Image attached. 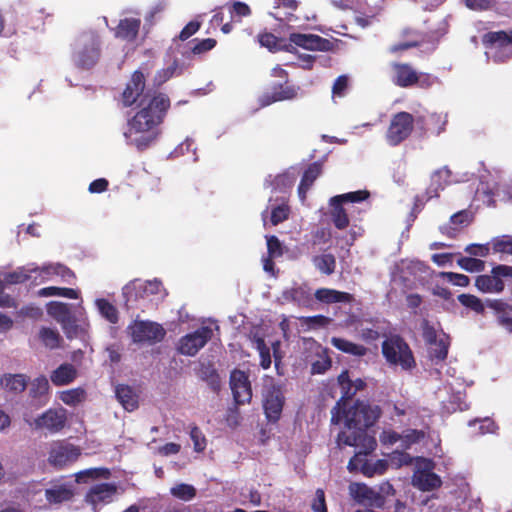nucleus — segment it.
Wrapping results in <instances>:
<instances>
[{
  "label": "nucleus",
  "mask_w": 512,
  "mask_h": 512,
  "mask_svg": "<svg viewBox=\"0 0 512 512\" xmlns=\"http://www.w3.org/2000/svg\"><path fill=\"white\" fill-rule=\"evenodd\" d=\"M190 437L196 452H202L206 448V439L199 427L193 426L190 430Z\"/></svg>",
  "instance_id": "nucleus-56"
},
{
  "label": "nucleus",
  "mask_w": 512,
  "mask_h": 512,
  "mask_svg": "<svg viewBox=\"0 0 512 512\" xmlns=\"http://www.w3.org/2000/svg\"><path fill=\"white\" fill-rule=\"evenodd\" d=\"M77 377L76 368L70 363L61 364L50 375L55 386H64L72 383Z\"/></svg>",
  "instance_id": "nucleus-27"
},
{
  "label": "nucleus",
  "mask_w": 512,
  "mask_h": 512,
  "mask_svg": "<svg viewBox=\"0 0 512 512\" xmlns=\"http://www.w3.org/2000/svg\"><path fill=\"white\" fill-rule=\"evenodd\" d=\"M457 263L462 269L468 272H481L485 268V262L483 260L472 257H462Z\"/></svg>",
  "instance_id": "nucleus-51"
},
{
  "label": "nucleus",
  "mask_w": 512,
  "mask_h": 512,
  "mask_svg": "<svg viewBox=\"0 0 512 512\" xmlns=\"http://www.w3.org/2000/svg\"><path fill=\"white\" fill-rule=\"evenodd\" d=\"M38 297L60 296L68 299H78L79 291L73 288L49 286L37 291Z\"/></svg>",
  "instance_id": "nucleus-36"
},
{
  "label": "nucleus",
  "mask_w": 512,
  "mask_h": 512,
  "mask_svg": "<svg viewBox=\"0 0 512 512\" xmlns=\"http://www.w3.org/2000/svg\"><path fill=\"white\" fill-rule=\"evenodd\" d=\"M442 276L455 286L466 287L470 283L469 277L464 274L455 272H443Z\"/></svg>",
  "instance_id": "nucleus-59"
},
{
  "label": "nucleus",
  "mask_w": 512,
  "mask_h": 512,
  "mask_svg": "<svg viewBox=\"0 0 512 512\" xmlns=\"http://www.w3.org/2000/svg\"><path fill=\"white\" fill-rule=\"evenodd\" d=\"M482 42L486 47H498L500 49L508 45L512 46V30L488 32L483 36Z\"/></svg>",
  "instance_id": "nucleus-30"
},
{
  "label": "nucleus",
  "mask_w": 512,
  "mask_h": 512,
  "mask_svg": "<svg viewBox=\"0 0 512 512\" xmlns=\"http://www.w3.org/2000/svg\"><path fill=\"white\" fill-rule=\"evenodd\" d=\"M391 69V81L400 88H410L413 86L429 88L434 83V79L430 74L417 72L409 63L393 62Z\"/></svg>",
  "instance_id": "nucleus-4"
},
{
  "label": "nucleus",
  "mask_w": 512,
  "mask_h": 512,
  "mask_svg": "<svg viewBox=\"0 0 512 512\" xmlns=\"http://www.w3.org/2000/svg\"><path fill=\"white\" fill-rule=\"evenodd\" d=\"M31 272H34V284L39 285L59 278L61 282L70 283L76 278L75 273L66 265L61 263H49L40 267L35 266Z\"/></svg>",
  "instance_id": "nucleus-11"
},
{
  "label": "nucleus",
  "mask_w": 512,
  "mask_h": 512,
  "mask_svg": "<svg viewBox=\"0 0 512 512\" xmlns=\"http://www.w3.org/2000/svg\"><path fill=\"white\" fill-rule=\"evenodd\" d=\"M285 397L279 386L272 385L263 394V409L270 423H277L281 418Z\"/></svg>",
  "instance_id": "nucleus-14"
},
{
  "label": "nucleus",
  "mask_w": 512,
  "mask_h": 512,
  "mask_svg": "<svg viewBox=\"0 0 512 512\" xmlns=\"http://www.w3.org/2000/svg\"><path fill=\"white\" fill-rule=\"evenodd\" d=\"M422 335L425 340V342L432 346L434 343H436L439 339H437V332L436 329L429 324L427 320H424L422 323Z\"/></svg>",
  "instance_id": "nucleus-61"
},
{
  "label": "nucleus",
  "mask_w": 512,
  "mask_h": 512,
  "mask_svg": "<svg viewBox=\"0 0 512 512\" xmlns=\"http://www.w3.org/2000/svg\"><path fill=\"white\" fill-rule=\"evenodd\" d=\"M289 298L300 305L307 306L311 301V293L306 287L292 288L288 292Z\"/></svg>",
  "instance_id": "nucleus-50"
},
{
  "label": "nucleus",
  "mask_w": 512,
  "mask_h": 512,
  "mask_svg": "<svg viewBox=\"0 0 512 512\" xmlns=\"http://www.w3.org/2000/svg\"><path fill=\"white\" fill-rule=\"evenodd\" d=\"M82 48L75 55V64L82 69L92 68L99 60L100 38L94 32L85 33L82 35Z\"/></svg>",
  "instance_id": "nucleus-9"
},
{
  "label": "nucleus",
  "mask_w": 512,
  "mask_h": 512,
  "mask_svg": "<svg viewBox=\"0 0 512 512\" xmlns=\"http://www.w3.org/2000/svg\"><path fill=\"white\" fill-rule=\"evenodd\" d=\"M46 499L49 503H62L69 501L73 497L71 489L64 485L47 489L45 492Z\"/></svg>",
  "instance_id": "nucleus-40"
},
{
  "label": "nucleus",
  "mask_w": 512,
  "mask_h": 512,
  "mask_svg": "<svg viewBox=\"0 0 512 512\" xmlns=\"http://www.w3.org/2000/svg\"><path fill=\"white\" fill-rule=\"evenodd\" d=\"M48 454V463L56 469H63L78 460L81 449L66 440H57L50 444Z\"/></svg>",
  "instance_id": "nucleus-7"
},
{
  "label": "nucleus",
  "mask_w": 512,
  "mask_h": 512,
  "mask_svg": "<svg viewBox=\"0 0 512 512\" xmlns=\"http://www.w3.org/2000/svg\"><path fill=\"white\" fill-rule=\"evenodd\" d=\"M47 314L66 328L74 322V317L67 303L51 301L46 305Z\"/></svg>",
  "instance_id": "nucleus-22"
},
{
  "label": "nucleus",
  "mask_w": 512,
  "mask_h": 512,
  "mask_svg": "<svg viewBox=\"0 0 512 512\" xmlns=\"http://www.w3.org/2000/svg\"><path fill=\"white\" fill-rule=\"evenodd\" d=\"M141 27L139 18L121 19L114 29V36L126 42H134L138 36Z\"/></svg>",
  "instance_id": "nucleus-20"
},
{
  "label": "nucleus",
  "mask_w": 512,
  "mask_h": 512,
  "mask_svg": "<svg viewBox=\"0 0 512 512\" xmlns=\"http://www.w3.org/2000/svg\"><path fill=\"white\" fill-rule=\"evenodd\" d=\"M512 277V266L499 264L492 268L491 274L478 275L475 286L482 293H501L505 284L502 278Z\"/></svg>",
  "instance_id": "nucleus-8"
},
{
  "label": "nucleus",
  "mask_w": 512,
  "mask_h": 512,
  "mask_svg": "<svg viewBox=\"0 0 512 512\" xmlns=\"http://www.w3.org/2000/svg\"><path fill=\"white\" fill-rule=\"evenodd\" d=\"M414 117L406 111L392 115L385 139L390 146H398L407 140L414 130Z\"/></svg>",
  "instance_id": "nucleus-6"
},
{
  "label": "nucleus",
  "mask_w": 512,
  "mask_h": 512,
  "mask_svg": "<svg viewBox=\"0 0 512 512\" xmlns=\"http://www.w3.org/2000/svg\"><path fill=\"white\" fill-rule=\"evenodd\" d=\"M117 492L114 483H100L92 486L86 494V501L94 506L102 502H110Z\"/></svg>",
  "instance_id": "nucleus-21"
},
{
  "label": "nucleus",
  "mask_w": 512,
  "mask_h": 512,
  "mask_svg": "<svg viewBox=\"0 0 512 512\" xmlns=\"http://www.w3.org/2000/svg\"><path fill=\"white\" fill-rule=\"evenodd\" d=\"M97 307L101 315L110 323L116 324L119 320L118 311L116 307L111 304L107 299H98L96 301Z\"/></svg>",
  "instance_id": "nucleus-47"
},
{
  "label": "nucleus",
  "mask_w": 512,
  "mask_h": 512,
  "mask_svg": "<svg viewBox=\"0 0 512 512\" xmlns=\"http://www.w3.org/2000/svg\"><path fill=\"white\" fill-rule=\"evenodd\" d=\"M331 206V219L334 226L339 230L346 229L349 224V216L347 209L344 207V204L341 202H334L333 197L330 199Z\"/></svg>",
  "instance_id": "nucleus-32"
},
{
  "label": "nucleus",
  "mask_w": 512,
  "mask_h": 512,
  "mask_svg": "<svg viewBox=\"0 0 512 512\" xmlns=\"http://www.w3.org/2000/svg\"><path fill=\"white\" fill-rule=\"evenodd\" d=\"M486 305L498 314L499 324L512 331V305L502 299H488Z\"/></svg>",
  "instance_id": "nucleus-24"
},
{
  "label": "nucleus",
  "mask_w": 512,
  "mask_h": 512,
  "mask_svg": "<svg viewBox=\"0 0 512 512\" xmlns=\"http://www.w3.org/2000/svg\"><path fill=\"white\" fill-rule=\"evenodd\" d=\"M131 336L135 343L154 344L163 340L166 335L164 328L155 322L136 321L132 326Z\"/></svg>",
  "instance_id": "nucleus-13"
},
{
  "label": "nucleus",
  "mask_w": 512,
  "mask_h": 512,
  "mask_svg": "<svg viewBox=\"0 0 512 512\" xmlns=\"http://www.w3.org/2000/svg\"><path fill=\"white\" fill-rule=\"evenodd\" d=\"M267 250L270 258H277L283 255L282 244L275 235L266 236Z\"/></svg>",
  "instance_id": "nucleus-55"
},
{
  "label": "nucleus",
  "mask_w": 512,
  "mask_h": 512,
  "mask_svg": "<svg viewBox=\"0 0 512 512\" xmlns=\"http://www.w3.org/2000/svg\"><path fill=\"white\" fill-rule=\"evenodd\" d=\"M322 173V164L318 161L308 165L303 173L301 182L298 187L299 194L305 197L306 192L313 185L314 181Z\"/></svg>",
  "instance_id": "nucleus-31"
},
{
  "label": "nucleus",
  "mask_w": 512,
  "mask_h": 512,
  "mask_svg": "<svg viewBox=\"0 0 512 512\" xmlns=\"http://www.w3.org/2000/svg\"><path fill=\"white\" fill-rule=\"evenodd\" d=\"M230 387L237 405L249 403L252 398V388L248 375L239 369H234L230 375Z\"/></svg>",
  "instance_id": "nucleus-15"
},
{
  "label": "nucleus",
  "mask_w": 512,
  "mask_h": 512,
  "mask_svg": "<svg viewBox=\"0 0 512 512\" xmlns=\"http://www.w3.org/2000/svg\"><path fill=\"white\" fill-rule=\"evenodd\" d=\"M39 338L50 349L58 348L61 342V336L58 331L48 327L41 328Z\"/></svg>",
  "instance_id": "nucleus-46"
},
{
  "label": "nucleus",
  "mask_w": 512,
  "mask_h": 512,
  "mask_svg": "<svg viewBox=\"0 0 512 512\" xmlns=\"http://www.w3.org/2000/svg\"><path fill=\"white\" fill-rule=\"evenodd\" d=\"M382 354L387 363L400 366L403 370L416 367L413 352L400 335H392L382 342Z\"/></svg>",
  "instance_id": "nucleus-3"
},
{
  "label": "nucleus",
  "mask_w": 512,
  "mask_h": 512,
  "mask_svg": "<svg viewBox=\"0 0 512 512\" xmlns=\"http://www.w3.org/2000/svg\"><path fill=\"white\" fill-rule=\"evenodd\" d=\"M67 419V411L63 407L49 408L33 422L28 423L36 430H46L50 434H56L65 428Z\"/></svg>",
  "instance_id": "nucleus-10"
},
{
  "label": "nucleus",
  "mask_w": 512,
  "mask_h": 512,
  "mask_svg": "<svg viewBox=\"0 0 512 512\" xmlns=\"http://www.w3.org/2000/svg\"><path fill=\"white\" fill-rule=\"evenodd\" d=\"M311 508L314 512H328L325 502V494L322 489L316 490Z\"/></svg>",
  "instance_id": "nucleus-63"
},
{
  "label": "nucleus",
  "mask_w": 512,
  "mask_h": 512,
  "mask_svg": "<svg viewBox=\"0 0 512 512\" xmlns=\"http://www.w3.org/2000/svg\"><path fill=\"white\" fill-rule=\"evenodd\" d=\"M193 43L194 45L191 48V52L194 55H201L212 50L216 46L217 41L213 38H206L202 40L194 39Z\"/></svg>",
  "instance_id": "nucleus-52"
},
{
  "label": "nucleus",
  "mask_w": 512,
  "mask_h": 512,
  "mask_svg": "<svg viewBox=\"0 0 512 512\" xmlns=\"http://www.w3.org/2000/svg\"><path fill=\"white\" fill-rule=\"evenodd\" d=\"M512 248V236L505 235L493 240V250L498 253L510 254Z\"/></svg>",
  "instance_id": "nucleus-57"
},
{
  "label": "nucleus",
  "mask_w": 512,
  "mask_h": 512,
  "mask_svg": "<svg viewBox=\"0 0 512 512\" xmlns=\"http://www.w3.org/2000/svg\"><path fill=\"white\" fill-rule=\"evenodd\" d=\"M163 283L157 279L137 282L133 281L123 288V296L126 306L132 305L139 299L154 296L157 300H163L167 296Z\"/></svg>",
  "instance_id": "nucleus-5"
},
{
  "label": "nucleus",
  "mask_w": 512,
  "mask_h": 512,
  "mask_svg": "<svg viewBox=\"0 0 512 512\" xmlns=\"http://www.w3.org/2000/svg\"><path fill=\"white\" fill-rule=\"evenodd\" d=\"M388 469V462L384 459H378L374 463H370L369 467L365 468L364 476L373 477L374 475H382Z\"/></svg>",
  "instance_id": "nucleus-54"
},
{
  "label": "nucleus",
  "mask_w": 512,
  "mask_h": 512,
  "mask_svg": "<svg viewBox=\"0 0 512 512\" xmlns=\"http://www.w3.org/2000/svg\"><path fill=\"white\" fill-rule=\"evenodd\" d=\"M450 346L449 337L444 335L429 348V357L436 362H442L447 358Z\"/></svg>",
  "instance_id": "nucleus-37"
},
{
  "label": "nucleus",
  "mask_w": 512,
  "mask_h": 512,
  "mask_svg": "<svg viewBox=\"0 0 512 512\" xmlns=\"http://www.w3.org/2000/svg\"><path fill=\"white\" fill-rule=\"evenodd\" d=\"M331 344L339 351L353 356L362 357L367 353V348L365 346L353 343L344 338L332 337Z\"/></svg>",
  "instance_id": "nucleus-34"
},
{
  "label": "nucleus",
  "mask_w": 512,
  "mask_h": 512,
  "mask_svg": "<svg viewBox=\"0 0 512 512\" xmlns=\"http://www.w3.org/2000/svg\"><path fill=\"white\" fill-rule=\"evenodd\" d=\"M28 380L24 374H4L0 379V384L6 391L19 394L26 389Z\"/></svg>",
  "instance_id": "nucleus-29"
},
{
  "label": "nucleus",
  "mask_w": 512,
  "mask_h": 512,
  "mask_svg": "<svg viewBox=\"0 0 512 512\" xmlns=\"http://www.w3.org/2000/svg\"><path fill=\"white\" fill-rule=\"evenodd\" d=\"M349 492L359 504L376 508H383L385 505L384 496L363 483H351Z\"/></svg>",
  "instance_id": "nucleus-18"
},
{
  "label": "nucleus",
  "mask_w": 512,
  "mask_h": 512,
  "mask_svg": "<svg viewBox=\"0 0 512 512\" xmlns=\"http://www.w3.org/2000/svg\"><path fill=\"white\" fill-rule=\"evenodd\" d=\"M290 44L310 51H329L333 44L330 40L315 34L291 33L289 35ZM293 48L292 46L290 49Z\"/></svg>",
  "instance_id": "nucleus-19"
},
{
  "label": "nucleus",
  "mask_w": 512,
  "mask_h": 512,
  "mask_svg": "<svg viewBox=\"0 0 512 512\" xmlns=\"http://www.w3.org/2000/svg\"><path fill=\"white\" fill-rule=\"evenodd\" d=\"M86 392L83 388H73L60 393V400L69 406H76L85 400Z\"/></svg>",
  "instance_id": "nucleus-44"
},
{
  "label": "nucleus",
  "mask_w": 512,
  "mask_h": 512,
  "mask_svg": "<svg viewBox=\"0 0 512 512\" xmlns=\"http://www.w3.org/2000/svg\"><path fill=\"white\" fill-rule=\"evenodd\" d=\"M332 361L328 355L320 356L319 359L314 361L311 365L312 374H323L330 369Z\"/></svg>",
  "instance_id": "nucleus-58"
},
{
  "label": "nucleus",
  "mask_w": 512,
  "mask_h": 512,
  "mask_svg": "<svg viewBox=\"0 0 512 512\" xmlns=\"http://www.w3.org/2000/svg\"><path fill=\"white\" fill-rule=\"evenodd\" d=\"M312 263L322 274L331 275L336 269V258L331 253H323L312 257Z\"/></svg>",
  "instance_id": "nucleus-35"
},
{
  "label": "nucleus",
  "mask_w": 512,
  "mask_h": 512,
  "mask_svg": "<svg viewBox=\"0 0 512 512\" xmlns=\"http://www.w3.org/2000/svg\"><path fill=\"white\" fill-rule=\"evenodd\" d=\"M119 100L124 108L136 105L138 111L128 120L131 132L145 134L135 139L139 150L146 149L159 134V126L164 122L171 106L170 98L163 92L146 90V79L140 70L132 73Z\"/></svg>",
  "instance_id": "nucleus-1"
},
{
  "label": "nucleus",
  "mask_w": 512,
  "mask_h": 512,
  "mask_svg": "<svg viewBox=\"0 0 512 512\" xmlns=\"http://www.w3.org/2000/svg\"><path fill=\"white\" fill-rule=\"evenodd\" d=\"M258 42L262 47H266L271 52L285 50L291 52V44H285L284 39L276 37L270 32H263L258 35Z\"/></svg>",
  "instance_id": "nucleus-33"
},
{
  "label": "nucleus",
  "mask_w": 512,
  "mask_h": 512,
  "mask_svg": "<svg viewBox=\"0 0 512 512\" xmlns=\"http://www.w3.org/2000/svg\"><path fill=\"white\" fill-rule=\"evenodd\" d=\"M33 266L29 265L9 273L7 279L12 284H21L31 281L34 284V272H31Z\"/></svg>",
  "instance_id": "nucleus-48"
},
{
  "label": "nucleus",
  "mask_w": 512,
  "mask_h": 512,
  "mask_svg": "<svg viewBox=\"0 0 512 512\" xmlns=\"http://www.w3.org/2000/svg\"><path fill=\"white\" fill-rule=\"evenodd\" d=\"M457 299L464 307L474 311L477 314H484L485 306L487 305L486 303L484 304L482 300L477 296L463 293L458 295Z\"/></svg>",
  "instance_id": "nucleus-43"
},
{
  "label": "nucleus",
  "mask_w": 512,
  "mask_h": 512,
  "mask_svg": "<svg viewBox=\"0 0 512 512\" xmlns=\"http://www.w3.org/2000/svg\"><path fill=\"white\" fill-rule=\"evenodd\" d=\"M338 382L342 389V396L331 411V422L333 424L342 422V412L346 410L347 402L352 399L356 393V389L352 387V381L349 378L348 371H344L338 376Z\"/></svg>",
  "instance_id": "nucleus-17"
},
{
  "label": "nucleus",
  "mask_w": 512,
  "mask_h": 512,
  "mask_svg": "<svg viewBox=\"0 0 512 512\" xmlns=\"http://www.w3.org/2000/svg\"><path fill=\"white\" fill-rule=\"evenodd\" d=\"M213 337V330L208 326H202L192 333L180 338L178 351L187 356H194Z\"/></svg>",
  "instance_id": "nucleus-12"
},
{
  "label": "nucleus",
  "mask_w": 512,
  "mask_h": 512,
  "mask_svg": "<svg viewBox=\"0 0 512 512\" xmlns=\"http://www.w3.org/2000/svg\"><path fill=\"white\" fill-rule=\"evenodd\" d=\"M369 197L370 192L368 190H357L353 192L336 195L333 197V200L334 202H341L343 204H347L363 202L367 200Z\"/></svg>",
  "instance_id": "nucleus-45"
},
{
  "label": "nucleus",
  "mask_w": 512,
  "mask_h": 512,
  "mask_svg": "<svg viewBox=\"0 0 512 512\" xmlns=\"http://www.w3.org/2000/svg\"><path fill=\"white\" fill-rule=\"evenodd\" d=\"M115 395L125 410L132 412L138 408L139 396L131 386L125 384L117 385Z\"/></svg>",
  "instance_id": "nucleus-26"
},
{
  "label": "nucleus",
  "mask_w": 512,
  "mask_h": 512,
  "mask_svg": "<svg viewBox=\"0 0 512 512\" xmlns=\"http://www.w3.org/2000/svg\"><path fill=\"white\" fill-rule=\"evenodd\" d=\"M380 415L381 410L378 406L357 400L352 407L342 412V421L352 432H340L337 437L338 444L374 451L377 446L376 439L368 435L366 429L373 426Z\"/></svg>",
  "instance_id": "nucleus-2"
},
{
  "label": "nucleus",
  "mask_w": 512,
  "mask_h": 512,
  "mask_svg": "<svg viewBox=\"0 0 512 512\" xmlns=\"http://www.w3.org/2000/svg\"><path fill=\"white\" fill-rule=\"evenodd\" d=\"M414 486L422 491H431L441 486V478L434 472L419 471L413 477Z\"/></svg>",
  "instance_id": "nucleus-28"
},
{
  "label": "nucleus",
  "mask_w": 512,
  "mask_h": 512,
  "mask_svg": "<svg viewBox=\"0 0 512 512\" xmlns=\"http://www.w3.org/2000/svg\"><path fill=\"white\" fill-rule=\"evenodd\" d=\"M82 476H87L92 479L105 478L108 479L111 476L110 470L108 468H90L78 473V478Z\"/></svg>",
  "instance_id": "nucleus-60"
},
{
  "label": "nucleus",
  "mask_w": 512,
  "mask_h": 512,
  "mask_svg": "<svg viewBox=\"0 0 512 512\" xmlns=\"http://www.w3.org/2000/svg\"><path fill=\"white\" fill-rule=\"evenodd\" d=\"M290 214L289 206L281 204L274 207L271 211L270 221L272 225L276 226L288 219Z\"/></svg>",
  "instance_id": "nucleus-53"
},
{
  "label": "nucleus",
  "mask_w": 512,
  "mask_h": 512,
  "mask_svg": "<svg viewBox=\"0 0 512 512\" xmlns=\"http://www.w3.org/2000/svg\"><path fill=\"white\" fill-rule=\"evenodd\" d=\"M451 177V171L447 167L436 170L431 176L430 189L437 195L439 190H443Z\"/></svg>",
  "instance_id": "nucleus-42"
},
{
  "label": "nucleus",
  "mask_w": 512,
  "mask_h": 512,
  "mask_svg": "<svg viewBox=\"0 0 512 512\" xmlns=\"http://www.w3.org/2000/svg\"><path fill=\"white\" fill-rule=\"evenodd\" d=\"M358 451L348 462L347 469L350 472L360 471L364 475L366 467H369L370 462L367 459L368 454L372 451H368L363 447H359Z\"/></svg>",
  "instance_id": "nucleus-38"
},
{
  "label": "nucleus",
  "mask_w": 512,
  "mask_h": 512,
  "mask_svg": "<svg viewBox=\"0 0 512 512\" xmlns=\"http://www.w3.org/2000/svg\"><path fill=\"white\" fill-rule=\"evenodd\" d=\"M182 73V68L179 66L178 60L175 59L169 66L158 70L154 76V83L157 86H160L167 82L170 78L175 75H180Z\"/></svg>",
  "instance_id": "nucleus-41"
},
{
  "label": "nucleus",
  "mask_w": 512,
  "mask_h": 512,
  "mask_svg": "<svg viewBox=\"0 0 512 512\" xmlns=\"http://www.w3.org/2000/svg\"><path fill=\"white\" fill-rule=\"evenodd\" d=\"M170 492L174 497L183 501L192 500L197 493L194 486L185 483L177 484L171 488Z\"/></svg>",
  "instance_id": "nucleus-49"
},
{
  "label": "nucleus",
  "mask_w": 512,
  "mask_h": 512,
  "mask_svg": "<svg viewBox=\"0 0 512 512\" xmlns=\"http://www.w3.org/2000/svg\"><path fill=\"white\" fill-rule=\"evenodd\" d=\"M49 382L48 379L41 375L37 378H35L29 388V396L32 399L40 400L42 397H46L49 393Z\"/></svg>",
  "instance_id": "nucleus-39"
},
{
  "label": "nucleus",
  "mask_w": 512,
  "mask_h": 512,
  "mask_svg": "<svg viewBox=\"0 0 512 512\" xmlns=\"http://www.w3.org/2000/svg\"><path fill=\"white\" fill-rule=\"evenodd\" d=\"M299 87L289 84V81L276 82L271 85V91L263 93L259 98L260 106L266 107L275 102L292 100L297 97Z\"/></svg>",
  "instance_id": "nucleus-16"
},
{
  "label": "nucleus",
  "mask_w": 512,
  "mask_h": 512,
  "mask_svg": "<svg viewBox=\"0 0 512 512\" xmlns=\"http://www.w3.org/2000/svg\"><path fill=\"white\" fill-rule=\"evenodd\" d=\"M331 232L328 228H318L317 230L312 232V243L313 245L317 244H326L331 240Z\"/></svg>",
  "instance_id": "nucleus-62"
},
{
  "label": "nucleus",
  "mask_w": 512,
  "mask_h": 512,
  "mask_svg": "<svg viewBox=\"0 0 512 512\" xmlns=\"http://www.w3.org/2000/svg\"><path fill=\"white\" fill-rule=\"evenodd\" d=\"M314 296L317 301L324 304L351 303L354 301L352 294L331 288H319L315 291Z\"/></svg>",
  "instance_id": "nucleus-23"
},
{
  "label": "nucleus",
  "mask_w": 512,
  "mask_h": 512,
  "mask_svg": "<svg viewBox=\"0 0 512 512\" xmlns=\"http://www.w3.org/2000/svg\"><path fill=\"white\" fill-rule=\"evenodd\" d=\"M409 34H413L416 36L415 39L407 40L405 42H401L392 46V52L404 51L410 48L418 47L423 43L431 42L433 35L431 33L422 32L418 30H414L411 28H406L402 31V36H408Z\"/></svg>",
  "instance_id": "nucleus-25"
},
{
  "label": "nucleus",
  "mask_w": 512,
  "mask_h": 512,
  "mask_svg": "<svg viewBox=\"0 0 512 512\" xmlns=\"http://www.w3.org/2000/svg\"><path fill=\"white\" fill-rule=\"evenodd\" d=\"M201 27V23L199 21H190L187 23L183 29L180 31L179 39L181 41H185L193 36Z\"/></svg>",
  "instance_id": "nucleus-64"
}]
</instances>
